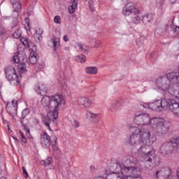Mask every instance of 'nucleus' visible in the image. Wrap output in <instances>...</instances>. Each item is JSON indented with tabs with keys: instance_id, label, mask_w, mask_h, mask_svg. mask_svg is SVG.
Masks as SVG:
<instances>
[{
	"instance_id": "nucleus-9",
	"label": "nucleus",
	"mask_w": 179,
	"mask_h": 179,
	"mask_svg": "<svg viewBox=\"0 0 179 179\" xmlns=\"http://www.w3.org/2000/svg\"><path fill=\"white\" fill-rule=\"evenodd\" d=\"M6 79L10 82V83H13L17 85L20 82L19 81V76L17 73H16V69L13 66H8L4 69Z\"/></svg>"
},
{
	"instance_id": "nucleus-12",
	"label": "nucleus",
	"mask_w": 179,
	"mask_h": 179,
	"mask_svg": "<svg viewBox=\"0 0 179 179\" xmlns=\"http://www.w3.org/2000/svg\"><path fill=\"white\" fill-rule=\"evenodd\" d=\"M152 119H150V116L148 113H142L139 115H136L134 118V122L138 125V127H142L145 128L143 125H148L150 124L151 126Z\"/></svg>"
},
{
	"instance_id": "nucleus-33",
	"label": "nucleus",
	"mask_w": 179,
	"mask_h": 179,
	"mask_svg": "<svg viewBox=\"0 0 179 179\" xmlns=\"http://www.w3.org/2000/svg\"><path fill=\"white\" fill-rule=\"evenodd\" d=\"M76 48H78V51H82V52H85L87 54V52H89V51H87V50L83 48V45H82V43H78L76 44Z\"/></svg>"
},
{
	"instance_id": "nucleus-10",
	"label": "nucleus",
	"mask_w": 179,
	"mask_h": 179,
	"mask_svg": "<svg viewBox=\"0 0 179 179\" xmlns=\"http://www.w3.org/2000/svg\"><path fill=\"white\" fill-rule=\"evenodd\" d=\"M127 163H129V164H131L130 176H131L133 178H141V168L136 166L138 164L136 158L134 157L133 156H129L127 159Z\"/></svg>"
},
{
	"instance_id": "nucleus-48",
	"label": "nucleus",
	"mask_w": 179,
	"mask_h": 179,
	"mask_svg": "<svg viewBox=\"0 0 179 179\" xmlns=\"http://www.w3.org/2000/svg\"><path fill=\"white\" fill-rule=\"evenodd\" d=\"M17 31H15L13 34L14 38H19V37H20V34H17Z\"/></svg>"
},
{
	"instance_id": "nucleus-1",
	"label": "nucleus",
	"mask_w": 179,
	"mask_h": 179,
	"mask_svg": "<svg viewBox=\"0 0 179 179\" xmlns=\"http://www.w3.org/2000/svg\"><path fill=\"white\" fill-rule=\"evenodd\" d=\"M41 103L43 107L54 110L53 111L49 113L43 120V124L45 125V127H48L50 131H51L50 124H51L52 121H55V120L58 118L59 107H61L62 104L64 106L65 105L64 96L59 94L53 95L52 97L45 95L42 98Z\"/></svg>"
},
{
	"instance_id": "nucleus-2",
	"label": "nucleus",
	"mask_w": 179,
	"mask_h": 179,
	"mask_svg": "<svg viewBox=\"0 0 179 179\" xmlns=\"http://www.w3.org/2000/svg\"><path fill=\"white\" fill-rule=\"evenodd\" d=\"M132 128L134 131L128 141V143L131 146H138V145L144 144L145 142H146L147 145H153L156 142V135L150 134V131L142 126L131 127V129Z\"/></svg>"
},
{
	"instance_id": "nucleus-49",
	"label": "nucleus",
	"mask_w": 179,
	"mask_h": 179,
	"mask_svg": "<svg viewBox=\"0 0 179 179\" xmlns=\"http://www.w3.org/2000/svg\"><path fill=\"white\" fill-rule=\"evenodd\" d=\"M71 6H73L75 9L78 8V1L73 0Z\"/></svg>"
},
{
	"instance_id": "nucleus-51",
	"label": "nucleus",
	"mask_w": 179,
	"mask_h": 179,
	"mask_svg": "<svg viewBox=\"0 0 179 179\" xmlns=\"http://www.w3.org/2000/svg\"><path fill=\"white\" fill-rule=\"evenodd\" d=\"M64 41L66 43V41H69V39L68 38V35H64L63 38Z\"/></svg>"
},
{
	"instance_id": "nucleus-27",
	"label": "nucleus",
	"mask_w": 179,
	"mask_h": 179,
	"mask_svg": "<svg viewBox=\"0 0 179 179\" xmlns=\"http://www.w3.org/2000/svg\"><path fill=\"white\" fill-rule=\"evenodd\" d=\"M152 20H153V14L152 13L145 15L143 17V22H144L145 24H149Z\"/></svg>"
},
{
	"instance_id": "nucleus-52",
	"label": "nucleus",
	"mask_w": 179,
	"mask_h": 179,
	"mask_svg": "<svg viewBox=\"0 0 179 179\" xmlns=\"http://www.w3.org/2000/svg\"><path fill=\"white\" fill-rule=\"evenodd\" d=\"M13 139H14V141H15L16 143H19V139H17V138L15 137V136H12Z\"/></svg>"
},
{
	"instance_id": "nucleus-37",
	"label": "nucleus",
	"mask_w": 179,
	"mask_h": 179,
	"mask_svg": "<svg viewBox=\"0 0 179 179\" xmlns=\"http://www.w3.org/2000/svg\"><path fill=\"white\" fill-rule=\"evenodd\" d=\"M88 5L91 12H94V7H93V5H94V1L93 0H90L88 1Z\"/></svg>"
},
{
	"instance_id": "nucleus-34",
	"label": "nucleus",
	"mask_w": 179,
	"mask_h": 179,
	"mask_svg": "<svg viewBox=\"0 0 179 179\" xmlns=\"http://www.w3.org/2000/svg\"><path fill=\"white\" fill-rule=\"evenodd\" d=\"M29 114H30V109H29V108L24 109L22 111V115H21L22 120H24V118H26V117H27V115H29Z\"/></svg>"
},
{
	"instance_id": "nucleus-60",
	"label": "nucleus",
	"mask_w": 179,
	"mask_h": 179,
	"mask_svg": "<svg viewBox=\"0 0 179 179\" xmlns=\"http://www.w3.org/2000/svg\"><path fill=\"white\" fill-rule=\"evenodd\" d=\"M85 2H87L88 0H85Z\"/></svg>"
},
{
	"instance_id": "nucleus-35",
	"label": "nucleus",
	"mask_w": 179,
	"mask_h": 179,
	"mask_svg": "<svg viewBox=\"0 0 179 179\" xmlns=\"http://www.w3.org/2000/svg\"><path fill=\"white\" fill-rule=\"evenodd\" d=\"M77 61H79V62H86V56L83 55H80L76 57Z\"/></svg>"
},
{
	"instance_id": "nucleus-44",
	"label": "nucleus",
	"mask_w": 179,
	"mask_h": 179,
	"mask_svg": "<svg viewBox=\"0 0 179 179\" xmlns=\"http://www.w3.org/2000/svg\"><path fill=\"white\" fill-rule=\"evenodd\" d=\"M22 171H23L24 177L25 178H29V173H27V171H26V168H24V166H22Z\"/></svg>"
},
{
	"instance_id": "nucleus-16",
	"label": "nucleus",
	"mask_w": 179,
	"mask_h": 179,
	"mask_svg": "<svg viewBox=\"0 0 179 179\" xmlns=\"http://www.w3.org/2000/svg\"><path fill=\"white\" fill-rule=\"evenodd\" d=\"M130 164V166H127L125 165L117 164L116 170H117V171H119V173H121V174H122L123 177H125V176H130L132 164Z\"/></svg>"
},
{
	"instance_id": "nucleus-13",
	"label": "nucleus",
	"mask_w": 179,
	"mask_h": 179,
	"mask_svg": "<svg viewBox=\"0 0 179 179\" xmlns=\"http://www.w3.org/2000/svg\"><path fill=\"white\" fill-rule=\"evenodd\" d=\"M40 138L41 146L45 149H48L51 146V137L47 134V131H42Z\"/></svg>"
},
{
	"instance_id": "nucleus-25",
	"label": "nucleus",
	"mask_w": 179,
	"mask_h": 179,
	"mask_svg": "<svg viewBox=\"0 0 179 179\" xmlns=\"http://www.w3.org/2000/svg\"><path fill=\"white\" fill-rule=\"evenodd\" d=\"M59 37L53 36L52 38V43L53 44V50L54 51H57V49L58 47H59V41H60Z\"/></svg>"
},
{
	"instance_id": "nucleus-23",
	"label": "nucleus",
	"mask_w": 179,
	"mask_h": 179,
	"mask_svg": "<svg viewBox=\"0 0 179 179\" xmlns=\"http://www.w3.org/2000/svg\"><path fill=\"white\" fill-rule=\"evenodd\" d=\"M85 115L87 120H96V118H99L100 114L93 113V112H92L91 110H87Z\"/></svg>"
},
{
	"instance_id": "nucleus-46",
	"label": "nucleus",
	"mask_w": 179,
	"mask_h": 179,
	"mask_svg": "<svg viewBox=\"0 0 179 179\" xmlns=\"http://www.w3.org/2000/svg\"><path fill=\"white\" fill-rule=\"evenodd\" d=\"M76 9V8H75V7L71 6L69 8V13H74Z\"/></svg>"
},
{
	"instance_id": "nucleus-54",
	"label": "nucleus",
	"mask_w": 179,
	"mask_h": 179,
	"mask_svg": "<svg viewBox=\"0 0 179 179\" xmlns=\"http://www.w3.org/2000/svg\"><path fill=\"white\" fill-rule=\"evenodd\" d=\"M178 0H171V5H174V3H176V1H177Z\"/></svg>"
},
{
	"instance_id": "nucleus-58",
	"label": "nucleus",
	"mask_w": 179,
	"mask_h": 179,
	"mask_svg": "<svg viewBox=\"0 0 179 179\" xmlns=\"http://www.w3.org/2000/svg\"><path fill=\"white\" fill-rule=\"evenodd\" d=\"M65 51H69V47L64 48Z\"/></svg>"
},
{
	"instance_id": "nucleus-55",
	"label": "nucleus",
	"mask_w": 179,
	"mask_h": 179,
	"mask_svg": "<svg viewBox=\"0 0 179 179\" xmlns=\"http://www.w3.org/2000/svg\"><path fill=\"white\" fill-rule=\"evenodd\" d=\"M3 124H7V125H8V124H9V122H8L7 120H6L3 118Z\"/></svg>"
},
{
	"instance_id": "nucleus-5",
	"label": "nucleus",
	"mask_w": 179,
	"mask_h": 179,
	"mask_svg": "<svg viewBox=\"0 0 179 179\" xmlns=\"http://www.w3.org/2000/svg\"><path fill=\"white\" fill-rule=\"evenodd\" d=\"M122 15L124 16H129L131 20L135 24L140 23L141 22V16H139V10L135 7V5L131 3H128L126 4L122 10Z\"/></svg>"
},
{
	"instance_id": "nucleus-45",
	"label": "nucleus",
	"mask_w": 179,
	"mask_h": 179,
	"mask_svg": "<svg viewBox=\"0 0 179 179\" xmlns=\"http://www.w3.org/2000/svg\"><path fill=\"white\" fill-rule=\"evenodd\" d=\"M122 179H138L136 178H133L132 175H127L125 176H122Z\"/></svg>"
},
{
	"instance_id": "nucleus-29",
	"label": "nucleus",
	"mask_w": 179,
	"mask_h": 179,
	"mask_svg": "<svg viewBox=\"0 0 179 179\" xmlns=\"http://www.w3.org/2000/svg\"><path fill=\"white\" fill-rule=\"evenodd\" d=\"M29 61L31 65H36L37 64V56L34 53H30Z\"/></svg>"
},
{
	"instance_id": "nucleus-57",
	"label": "nucleus",
	"mask_w": 179,
	"mask_h": 179,
	"mask_svg": "<svg viewBox=\"0 0 179 179\" xmlns=\"http://www.w3.org/2000/svg\"><path fill=\"white\" fill-rule=\"evenodd\" d=\"M90 171H94V166H90Z\"/></svg>"
},
{
	"instance_id": "nucleus-61",
	"label": "nucleus",
	"mask_w": 179,
	"mask_h": 179,
	"mask_svg": "<svg viewBox=\"0 0 179 179\" xmlns=\"http://www.w3.org/2000/svg\"><path fill=\"white\" fill-rule=\"evenodd\" d=\"M139 179H142V178H139Z\"/></svg>"
},
{
	"instance_id": "nucleus-28",
	"label": "nucleus",
	"mask_w": 179,
	"mask_h": 179,
	"mask_svg": "<svg viewBox=\"0 0 179 179\" xmlns=\"http://www.w3.org/2000/svg\"><path fill=\"white\" fill-rule=\"evenodd\" d=\"M43 36V30L41 29H36V33L34 34V37L36 41H41V37Z\"/></svg>"
},
{
	"instance_id": "nucleus-18",
	"label": "nucleus",
	"mask_w": 179,
	"mask_h": 179,
	"mask_svg": "<svg viewBox=\"0 0 179 179\" xmlns=\"http://www.w3.org/2000/svg\"><path fill=\"white\" fill-rule=\"evenodd\" d=\"M34 90L35 92H36V93H38V94H41V96H44V94H47L48 90L45 84L39 83L35 85Z\"/></svg>"
},
{
	"instance_id": "nucleus-24",
	"label": "nucleus",
	"mask_w": 179,
	"mask_h": 179,
	"mask_svg": "<svg viewBox=\"0 0 179 179\" xmlns=\"http://www.w3.org/2000/svg\"><path fill=\"white\" fill-rule=\"evenodd\" d=\"M106 179H115L117 178L118 174H120V171H118L117 169L115 170V171H113L110 173L106 172Z\"/></svg>"
},
{
	"instance_id": "nucleus-8",
	"label": "nucleus",
	"mask_w": 179,
	"mask_h": 179,
	"mask_svg": "<svg viewBox=\"0 0 179 179\" xmlns=\"http://www.w3.org/2000/svg\"><path fill=\"white\" fill-rule=\"evenodd\" d=\"M159 101L161 111L162 110H167V108H169L175 115L179 117V103L177 102L176 100L169 99L167 101L166 99H159Z\"/></svg>"
},
{
	"instance_id": "nucleus-21",
	"label": "nucleus",
	"mask_w": 179,
	"mask_h": 179,
	"mask_svg": "<svg viewBox=\"0 0 179 179\" xmlns=\"http://www.w3.org/2000/svg\"><path fill=\"white\" fill-rule=\"evenodd\" d=\"M10 3L13 5L14 12H20L22 10V3L20 0H10Z\"/></svg>"
},
{
	"instance_id": "nucleus-53",
	"label": "nucleus",
	"mask_w": 179,
	"mask_h": 179,
	"mask_svg": "<svg viewBox=\"0 0 179 179\" xmlns=\"http://www.w3.org/2000/svg\"><path fill=\"white\" fill-rule=\"evenodd\" d=\"M7 128H8V131H10V132H12V130H10V124L9 123H8L7 124Z\"/></svg>"
},
{
	"instance_id": "nucleus-4",
	"label": "nucleus",
	"mask_w": 179,
	"mask_h": 179,
	"mask_svg": "<svg viewBox=\"0 0 179 179\" xmlns=\"http://www.w3.org/2000/svg\"><path fill=\"white\" fill-rule=\"evenodd\" d=\"M170 127H171L170 122L164 121V120L160 117L151 118V128L158 136L166 135L169 132Z\"/></svg>"
},
{
	"instance_id": "nucleus-41",
	"label": "nucleus",
	"mask_w": 179,
	"mask_h": 179,
	"mask_svg": "<svg viewBox=\"0 0 179 179\" xmlns=\"http://www.w3.org/2000/svg\"><path fill=\"white\" fill-rule=\"evenodd\" d=\"M54 22L57 24H61V17L59 15H56L54 18Z\"/></svg>"
},
{
	"instance_id": "nucleus-59",
	"label": "nucleus",
	"mask_w": 179,
	"mask_h": 179,
	"mask_svg": "<svg viewBox=\"0 0 179 179\" xmlns=\"http://www.w3.org/2000/svg\"><path fill=\"white\" fill-rule=\"evenodd\" d=\"M1 173H2V171H1V169H0V174H1Z\"/></svg>"
},
{
	"instance_id": "nucleus-22",
	"label": "nucleus",
	"mask_w": 179,
	"mask_h": 179,
	"mask_svg": "<svg viewBox=\"0 0 179 179\" xmlns=\"http://www.w3.org/2000/svg\"><path fill=\"white\" fill-rule=\"evenodd\" d=\"M121 106V103L118 101H115V102L110 103L108 106L107 108L109 111H115L117 109V107Z\"/></svg>"
},
{
	"instance_id": "nucleus-7",
	"label": "nucleus",
	"mask_w": 179,
	"mask_h": 179,
	"mask_svg": "<svg viewBox=\"0 0 179 179\" xmlns=\"http://www.w3.org/2000/svg\"><path fill=\"white\" fill-rule=\"evenodd\" d=\"M11 61L14 64H19V62H22L18 64L17 69L20 78H22L23 75L27 72V56H22L21 54L15 55Z\"/></svg>"
},
{
	"instance_id": "nucleus-38",
	"label": "nucleus",
	"mask_w": 179,
	"mask_h": 179,
	"mask_svg": "<svg viewBox=\"0 0 179 179\" xmlns=\"http://www.w3.org/2000/svg\"><path fill=\"white\" fill-rule=\"evenodd\" d=\"M20 135L21 136L22 143H27V138H26V137H24V135L23 134L22 131H20Z\"/></svg>"
},
{
	"instance_id": "nucleus-30",
	"label": "nucleus",
	"mask_w": 179,
	"mask_h": 179,
	"mask_svg": "<svg viewBox=\"0 0 179 179\" xmlns=\"http://www.w3.org/2000/svg\"><path fill=\"white\" fill-rule=\"evenodd\" d=\"M21 124L25 131L27 138H29V139H33V136H31V134H30V129H29V127L26 124H24L23 121H21Z\"/></svg>"
},
{
	"instance_id": "nucleus-50",
	"label": "nucleus",
	"mask_w": 179,
	"mask_h": 179,
	"mask_svg": "<svg viewBox=\"0 0 179 179\" xmlns=\"http://www.w3.org/2000/svg\"><path fill=\"white\" fill-rule=\"evenodd\" d=\"M95 47H101V41H96V42H95Z\"/></svg>"
},
{
	"instance_id": "nucleus-6",
	"label": "nucleus",
	"mask_w": 179,
	"mask_h": 179,
	"mask_svg": "<svg viewBox=\"0 0 179 179\" xmlns=\"http://www.w3.org/2000/svg\"><path fill=\"white\" fill-rule=\"evenodd\" d=\"M138 149V155L145 160V162H152V156L156 153L155 149L150 147L151 145H148L146 141L141 144Z\"/></svg>"
},
{
	"instance_id": "nucleus-47",
	"label": "nucleus",
	"mask_w": 179,
	"mask_h": 179,
	"mask_svg": "<svg viewBox=\"0 0 179 179\" xmlns=\"http://www.w3.org/2000/svg\"><path fill=\"white\" fill-rule=\"evenodd\" d=\"M73 127H74V128H79V122H78V120H74L73 122Z\"/></svg>"
},
{
	"instance_id": "nucleus-56",
	"label": "nucleus",
	"mask_w": 179,
	"mask_h": 179,
	"mask_svg": "<svg viewBox=\"0 0 179 179\" xmlns=\"http://www.w3.org/2000/svg\"><path fill=\"white\" fill-rule=\"evenodd\" d=\"M27 25L28 27H30V22H27V18H26Z\"/></svg>"
},
{
	"instance_id": "nucleus-36",
	"label": "nucleus",
	"mask_w": 179,
	"mask_h": 179,
	"mask_svg": "<svg viewBox=\"0 0 179 179\" xmlns=\"http://www.w3.org/2000/svg\"><path fill=\"white\" fill-rule=\"evenodd\" d=\"M20 41H21L22 44H23V45H24V47H29V39H27V38H22L20 39Z\"/></svg>"
},
{
	"instance_id": "nucleus-42",
	"label": "nucleus",
	"mask_w": 179,
	"mask_h": 179,
	"mask_svg": "<svg viewBox=\"0 0 179 179\" xmlns=\"http://www.w3.org/2000/svg\"><path fill=\"white\" fill-rule=\"evenodd\" d=\"M6 33V29L3 25H0V36H3Z\"/></svg>"
},
{
	"instance_id": "nucleus-11",
	"label": "nucleus",
	"mask_w": 179,
	"mask_h": 179,
	"mask_svg": "<svg viewBox=\"0 0 179 179\" xmlns=\"http://www.w3.org/2000/svg\"><path fill=\"white\" fill-rule=\"evenodd\" d=\"M174 146L173 143L172 142L171 138L166 143H164L159 149V152L163 156L165 157H169V156L173 155V152H174Z\"/></svg>"
},
{
	"instance_id": "nucleus-40",
	"label": "nucleus",
	"mask_w": 179,
	"mask_h": 179,
	"mask_svg": "<svg viewBox=\"0 0 179 179\" xmlns=\"http://www.w3.org/2000/svg\"><path fill=\"white\" fill-rule=\"evenodd\" d=\"M55 144H52V146H53V150H56V152H60L59 151V148H58V146H57V141L58 138H57L55 136Z\"/></svg>"
},
{
	"instance_id": "nucleus-20",
	"label": "nucleus",
	"mask_w": 179,
	"mask_h": 179,
	"mask_svg": "<svg viewBox=\"0 0 179 179\" xmlns=\"http://www.w3.org/2000/svg\"><path fill=\"white\" fill-rule=\"evenodd\" d=\"M146 163L150 164V167H157V166H160V163H162V159L160 157L155 155L152 158H151V161H145Z\"/></svg>"
},
{
	"instance_id": "nucleus-26",
	"label": "nucleus",
	"mask_w": 179,
	"mask_h": 179,
	"mask_svg": "<svg viewBox=\"0 0 179 179\" xmlns=\"http://www.w3.org/2000/svg\"><path fill=\"white\" fill-rule=\"evenodd\" d=\"M85 71L87 75H97V72L99 71L96 66L87 67Z\"/></svg>"
},
{
	"instance_id": "nucleus-14",
	"label": "nucleus",
	"mask_w": 179,
	"mask_h": 179,
	"mask_svg": "<svg viewBox=\"0 0 179 179\" xmlns=\"http://www.w3.org/2000/svg\"><path fill=\"white\" fill-rule=\"evenodd\" d=\"M170 176H171V170L169 168H162L156 172L157 179H169Z\"/></svg>"
},
{
	"instance_id": "nucleus-31",
	"label": "nucleus",
	"mask_w": 179,
	"mask_h": 179,
	"mask_svg": "<svg viewBox=\"0 0 179 179\" xmlns=\"http://www.w3.org/2000/svg\"><path fill=\"white\" fill-rule=\"evenodd\" d=\"M51 163H52V158L51 157H48L46 159L41 161V164L45 167L50 166Z\"/></svg>"
},
{
	"instance_id": "nucleus-43",
	"label": "nucleus",
	"mask_w": 179,
	"mask_h": 179,
	"mask_svg": "<svg viewBox=\"0 0 179 179\" xmlns=\"http://www.w3.org/2000/svg\"><path fill=\"white\" fill-rule=\"evenodd\" d=\"M164 1L165 0H157V6H159V8H162V6L164 5Z\"/></svg>"
},
{
	"instance_id": "nucleus-17",
	"label": "nucleus",
	"mask_w": 179,
	"mask_h": 179,
	"mask_svg": "<svg viewBox=\"0 0 179 179\" xmlns=\"http://www.w3.org/2000/svg\"><path fill=\"white\" fill-rule=\"evenodd\" d=\"M78 103L82 108H89L92 106V101L89 98L80 97L78 99Z\"/></svg>"
},
{
	"instance_id": "nucleus-3",
	"label": "nucleus",
	"mask_w": 179,
	"mask_h": 179,
	"mask_svg": "<svg viewBox=\"0 0 179 179\" xmlns=\"http://www.w3.org/2000/svg\"><path fill=\"white\" fill-rule=\"evenodd\" d=\"M171 82L169 78L166 77L158 78L154 83L151 85V89L153 90H158V92L168 91L171 96H173L176 99H179V87L177 84H173V86H170Z\"/></svg>"
},
{
	"instance_id": "nucleus-39",
	"label": "nucleus",
	"mask_w": 179,
	"mask_h": 179,
	"mask_svg": "<svg viewBox=\"0 0 179 179\" xmlns=\"http://www.w3.org/2000/svg\"><path fill=\"white\" fill-rule=\"evenodd\" d=\"M171 140L173 143V146H175V148H177V146H179V138H171Z\"/></svg>"
},
{
	"instance_id": "nucleus-19",
	"label": "nucleus",
	"mask_w": 179,
	"mask_h": 179,
	"mask_svg": "<svg viewBox=\"0 0 179 179\" xmlns=\"http://www.w3.org/2000/svg\"><path fill=\"white\" fill-rule=\"evenodd\" d=\"M6 110L10 115L13 117L15 114H17V101H15V100L12 101V105L11 106H8V104L6 105Z\"/></svg>"
},
{
	"instance_id": "nucleus-15",
	"label": "nucleus",
	"mask_w": 179,
	"mask_h": 179,
	"mask_svg": "<svg viewBox=\"0 0 179 179\" xmlns=\"http://www.w3.org/2000/svg\"><path fill=\"white\" fill-rule=\"evenodd\" d=\"M142 106L143 108H149L150 110H152V111H162L160 101L159 100L150 103H143Z\"/></svg>"
},
{
	"instance_id": "nucleus-32",
	"label": "nucleus",
	"mask_w": 179,
	"mask_h": 179,
	"mask_svg": "<svg viewBox=\"0 0 179 179\" xmlns=\"http://www.w3.org/2000/svg\"><path fill=\"white\" fill-rule=\"evenodd\" d=\"M171 29L173 31V33H174L175 34L173 37H177V36H178L179 34V27L176 25H172L171 27Z\"/></svg>"
}]
</instances>
